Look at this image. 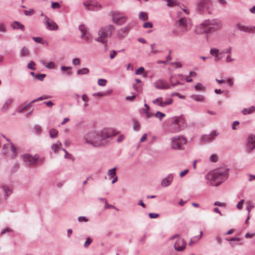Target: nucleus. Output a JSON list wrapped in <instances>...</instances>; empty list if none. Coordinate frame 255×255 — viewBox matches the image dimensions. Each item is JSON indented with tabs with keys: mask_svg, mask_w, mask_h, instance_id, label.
I'll list each match as a JSON object with an SVG mask.
<instances>
[{
	"mask_svg": "<svg viewBox=\"0 0 255 255\" xmlns=\"http://www.w3.org/2000/svg\"><path fill=\"white\" fill-rule=\"evenodd\" d=\"M113 128L100 131H92L85 134L84 139L88 144L95 147L103 146L108 143V139L116 135Z\"/></svg>",
	"mask_w": 255,
	"mask_h": 255,
	"instance_id": "obj_1",
	"label": "nucleus"
},
{
	"mask_svg": "<svg viewBox=\"0 0 255 255\" xmlns=\"http://www.w3.org/2000/svg\"><path fill=\"white\" fill-rule=\"evenodd\" d=\"M228 169L226 168L217 169L209 172L207 175V179L213 182V185L218 186L228 177Z\"/></svg>",
	"mask_w": 255,
	"mask_h": 255,
	"instance_id": "obj_2",
	"label": "nucleus"
},
{
	"mask_svg": "<svg viewBox=\"0 0 255 255\" xmlns=\"http://www.w3.org/2000/svg\"><path fill=\"white\" fill-rule=\"evenodd\" d=\"M221 26V22L219 19H207L200 25V31L199 32L200 33H212L219 30Z\"/></svg>",
	"mask_w": 255,
	"mask_h": 255,
	"instance_id": "obj_3",
	"label": "nucleus"
},
{
	"mask_svg": "<svg viewBox=\"0 0 255 255\" xmlns=\"http://www.w3.org/2000/svg\"><path fill=\"white\" fill-rule=\"evenodd\" d=\"M115 27L113 25H108L101 27L98 31L99 37L95 39L96 41L106 44L109 37H111L112 32L115 30ZM107 44L105 45L107 47Z\"/></svg>",
	"mask_w": 255,
	"mask_h": 255,
	"instance_id": "obj_4",
	"label": "nucleus"
},
{
	"mask_svg": "<svg viewBox=\"0 0 255 255\" xmlns=\"http://www.w3.org/2000/svg\"><path fill=\"white\" fill-rule=\"evenodd\" d=\"M171 148L174 150H182L186 144V138L182 135H176L171 138Z\"/></svg>",
	"mask_w": 255,
	"mask_h": 255,
	"instance_id": "obj_5",
	"label": "nucleus"
},
{
	"mask_svg": "<svg viewBox=\"0 0 255 255\" xmlns=\"http://www.w3.org/2000/svg\"><path fill=\"white\" fill-rule=\"evenodd\" d=\"M112 19L116 24L122 25L127 21L128 17L118 11H114L112 12Z\"/></svg>",
	"mask_w": 255,
	"mask_h": 255,
	"instance_id": "obj_6",
	"label": "nucleus"
},
{
	"mask_svg": "<svg viewBox=\"0 0 255 255\" xmlns=\"http://www.w3.org/2000/svg\"><path fill=\"white\" fill-rule=\"evenodd\" d=\"M21 157L26 165L31 166L37 163L38 162V155L32 156L29 154L26 153L21 155Z\"/></svg>",
	"mask_w": 255,
	"mask_h": 255,
	"instance_id": "obj_7",
	"label": "nucleus"
},
{
	"mask_svg": "<svg viewBox=\"0 0 255 255\" xmlns=\"http://www.w3.org/2000/svg\"><path fill=\"white\" fill-rule=\"evenodd\" d=\"M2 152L3 154L9 156V153L8 152V151L9 149L12 152V155H11V157L12 158H15L17 155V151L16 149L15 148L14 145L13 143L10 142L8 143L4 144L2 146Z\"/></svg>",
	"mask_w": 255,
	"mask_h": 255,
	"instance_id": "obj_8",
	"label": "nucleus"
},
{
	"mask_svg": "<svg viewBox=\"0 0 255 255\" xmlns=\"http://www.w3.org/2000/svg\"><path fill=\"white\" fill-rule=\"evenodd\" d=\"M255 149V135L250 134L247 138V144L246 147V151L250 153Z\"/></svg>",
	"mask_w": 255,
	"mask_h": 255,
	"instance_id": "obj_9",
	"label": "nucleus"
},
{
	"mask_svg": "<svg viewBox=\"0 0 255 255\" xmlns=\"http://www.w3.org/2000/svg\"><path fill=\"white\" fill-rule=\"evenodd\" d=\"M130 28V25L128 24L126 26L118 29L117 31V38L122 39L126 37L128 35Z\"/></svg>",
	"mask_w": 255,
	"mask_h": 255,
	"instance_id": "obj_10",
	"label": "nucleus"
},
{
	"mask_svg": "<svg viewBox=\"0 0 255 255\" xmlns=\"http://www.w3.org/2000/svg\"><path fill=\"white\" fill-rule=\"evenodd\" d=\"M43 23L46 28L50 30H56L58 29L57 24L47 16H45Z\"/></svg>",
	"mask_w": 255,
	"mask_h": 255,
	"instance_id": "obj_11",
	"label": "nucleus"
},
{
	"mask_svg": "<svg viewBox=\"0 0 255 255\" xmlns=\"http://www.w3.org/2000/svg\"><path fill=\"white\" fill-rule=\"evenodd\" d=\"M79 30L82 33L81 38L85 40L87 42H89L90 40V37L88 33V27L84 24H80L79 26Z\"/></svg>",
	"mask_w": 255,
	"mask_h": 255,
	"instance_id": "obj_12",
	"label": "nucleus"
},
{
	"mask_svg": "<svg viewBox=\"0 0 255 255\" xmlns=\"http://www.w3.org/2000/svg\"><path fill=\"white\" fill-rule=\"evenodd\" d=\"M153 85L156 89L159 90L170 89V86L168 85L165 81L161 79L157 80L154 83Z\"/></svg>",
	"mask_w": 255,
	"mask_h": 255,
	"instance_id": "obj_13",
	"label": "nucleus"
},
{
	"mask_svg": "<svg viewBox=\"0 0 255 255\" xmlns=\"http://www.w3.org/2000/svg\"><path fill=\"white\" fill-rule=\"evenodd\" d=\"M186 245V241L184 239H179L174 244V247L177 251L181 252L185 249Z\"/></svg>",
	"mask_w": 255,
	"mask_h": 255,
	"instance_id": "obj_14",
	"label": "nucleus"
},
{
	"mask_svg": "<svg viewBox=\"0 0 255 255\" xmlns=\"http://www.w3.org/2000/svg\"><path fill=\"white\" fill-rule=\"evenodd\" d=\"M179 24L183 27L182 31L185 32L188 31L191 28L189 23V20L186 18H181L179 20Z\"/></svg>",
	"mask_w": 255,
	"mask_h": 255,
	"instance_id": "obj_15",
	"label": "nucleus"
},
{
	"mask_svg": "<svg viewBox=\"0 0 255 255\" xmlns=\"http://www.w3.org/2000/svg\"><path fill=\"white\" fill-rule=\"evenodd\" d=\"M175 117L172 119V121L168 127V131L170 132H177L180 130Z\"/></svg>",
	"mask_w": 255,
	"mask_h": 255,
	"instance_id": "obj_16",
	"label": "nucleus"
},
{
	"mask_svg": "<svg viewBox=\"0 0 255 255\" xmlns=\"http://www.w3.org/2000/svg\"><path fill=\"white\" fill-rule=\"evenodd\" d=\"M218 135V133L216 132V131L212 132L210 134L208 135H204L202 137V140L204 142H211L213 141L215 137L217 136Z\"/></svg>",
	"mask_w": 255,
	"mask_h": 255,
	"instance_id": "obj_17",
	"label": "nucleus"
},
{
	"mask_svg": "<svg viewBox=\"0 0 255 255\" xmlns=\"http://www.w3.org/2000/svg\"><path fill=\"white\" fill-rule=\"evenodd\" d=\"M209 0H200L197 4V10L201 13L208 6Z\"/></svg>",
	"mask_w": 255,
	"mask_h": 255,
	"instance_id": "obj_18",
	"label": "nucleus"
},
{
	"mask_svg": "<svg viewBox=\"0 0 255 255\" xmlns=\"http://www.w3.org/2000/svg\"><path fill=\"white\" fill-rule=\"evenodd\" d=\"M236 27L237 28L245 32L248 33H252L253 32V28L252 27H250L248 26L242 25L241 24L238 23L236 24Z\"/></svg>",
	"mask_w": 255,
	"mask_h": 255,
	"instance_id": "obj_19",
	"label": "nucleus"
},
{
	"mask_svg": "<svg viewBox=\"0 0 255 255\" xmlns=\"http://www.w3.org/2000/svg\"><path fill=\"white\" fill-rule=\"evenodd\" d=\"M173 179V176L172 174L170 173L168 175V176L163 179L161 182V184L165 187H167L169 186L172 183Z\"/></svg>",
	"mask_w": 255,
	"mask_h": 255,
	"instance_id": "obj_20",
	"label": "nucleus"
},
{
	"mask_svg": "<svg viewBox=\"0 0 255 255\" xmlns=\"http://www.w3.org/2000/svg\"><path fill=\"white\" fill-rule=\"evenodd\" d=\"M175 120H177L176 122L178 123V125L180 129V130L184 129L186 126V123L184 118L181 117H175Z\"/></svg>",
	"mask_w": 255,
	"mask_h": 255,
	"instance_id": "obj_21",
	"label": "nucleus"
},
{
	"mask_svg": "<svg viewBox=\"0 0 255 255\" xmlns=\"http://www.w3.org/2000/svg\"><path fill=\"white\" fill-rule=\"evenodd\" d=\"M10 26L14 29H20L22 31H24L25 30L24 25L16 21L11 22L10 23Z\"/></svg>",
	"mask_w": 255,
	"mask_h": 255,
	"instance_id": "obj_22",
	"label": "nucleus"
},
{
	"mask_svg": "<svg viewBox=\"0 0 255 255\" xmlns=\"http://www.w3.org/2000/svg\"><path fill=\"white\" fill-rule=\"evenodd\" d=\"M255 111V107L254 106L250 107L249 108H245L242 111V113L246 115L253 113Z\"/></svg>",
	"mask_w": 255,
	"mask_h": 255,
	"instance_id": "obj_23",
	"label": "nucleus"
},
{
	"mask_svg": "<svg viewBox=\"0 0 255 255\" xmlns=\"http://www.w3.org/2000/svg\"><path fill=\"white\" fill-rule=\"evenodd\" d=\"M112 94V90L107 91L106 92H100L98 93H95L92 94L93 96L96 97V96H99V97H102V96H108Z\"/></svg>",
	"mask_w": 255,
	"mask_h": 255,
	"instance_id": "obj_24",
	"label": "nucleus"
},
{
	"mask_svg": "<svg viewBox=\"0 0 255 255\" xmlns=\"http://www.w3.org/2000/svg\"><path fill=\"white\" fill-rule=\"evenodd\" d=\"M61 146L62 143L58 140L55 143L52 145L51 148L55 152H57L58 149L61 148Z\"/></svg>",
	"mask_w": 255,
	"mask_h": 255,
	"instance_id": "obj_25",
	"label": "nucleus"
},
{
	"mask_svg": "<svg viewBox=\"0 0 255 255\" xmlns=\"http://www.w3.org/2000/svg\"><path fill=\"white\" fill-rule=\"evenodd\" d=\"M20 55L22 57L28 56L29 55V49L26 47H23L20 51Z\"/></svg>",
	"mask_w": 255,
	"mask_h": 255,
	"instance_id": "obj_26",
	"label": "nucleus"
},
{
	"mask_svg": "<svg viewBox=\"0 0 255 255\" xmlns=\"http://www.w3.org/2000/svg\"><path fill=\"white\" fill-rule=\"evenodd\" d=\"M144 107L147 108V110H143V113L146 114V118L147 119L150 118L153 116V114L148 112L149 107L146 104H144Z\"/></svg>",
	"mask_w": 255,
	"mask_h": 255,
	"instance_id": "obj_27",
	"label": "nucleus"
},
{
	"mask_svg": "<svg viewBox=\"0 0 255 255\" xmlns=\"http://www.w3.org/2000/svg\"><path fill=\"white\" fill-rule=\"evenodd\" d=\"M41 63L46 67V68L49 69H53L55 68V63L53 62L46 63L45 61H42Z\"/></svg>",
	"mask_w": 255,
	"mask_h": 255,
	"instance_id": "obj_28",
	"label": "nucleus"
},
{
	"mask_svg": "<svg viewBox=\"0 0 255 255\" xmlns=\"http://www.w3.org/2000/svg\"><path fill=\"white\" fill-rule=\"evenodd\" d=\"M191 98L198 102H204L205 100V98L202 95H191Z\"/></svg>",
	"mask_w": 255,
	"mask_h": 255,
	"instance_id": "obj_29",
	"label": "nucleus"
},
{
	"mask_svg": "<svg viewBox=\"0 0 255 255\" xmlns=\"http://www.w3.org/2000/svg\"><path fill=\"white\" fill-rule=\"evenodd\" d=\"M2 189L5 194V196H6V197H8L10 194L12 193L11 190L6 185H3L2 186Z\"/></svg>",
	"mask_w": 255,
	"mask_h": 255,
	"instance_id": "obj_30",
	"label": "nucleus"
},
{
	"mask_svg": "<svg viewBox=\"0 0 255 255\" xmlns=\"http://www.w3.org/2000/svg\"><path fill=\"white\" fill-rule=\"evenodd\" d=\"M58 130L55 128H52L49 130L50 136L52 138H56L58 135Z\"/></svg>",
	"mask_w": 255,
	"mask_h": 255,
	"instance_id": "obj_31",
	"label": "nucleus"
},
{
	"mask_svg": "<svg viewBox=\"0 0 255 255\" xmlns=\"http://www.w3.org/2000/svg\"><path fill=\"white\" fill-rule=\"evenodd\" d=\"M89 73V70L87 68H83L77 71L78 75H85Z\"/></svg>",
	"mask_w": 255,
	"mask_h": 255,
	"instance_id": "obj_32",
	"label": "nucleus"
},
{
	"mask_svg": "<svg viewBox=\"0 0 255 255\" xmlns=\"http://www.w3.org/2000/svg\"><path fill=\"white\" fill-rule=\"evenodd\" d=\"M167 2V6L168 7H173L177 5L178 2L176 0H165Z\"/></svg>",
	"mask_w": 255,
	"mask_h": 255,
	"instance_id": "obj_33",
	"label": "nucleus"
},
{
	"mask_svg": "<svg viewBox=\"0 0 255 255\" xmlns=\"http://www.w3.org/2000/svg\"><path fill=\"white\" fill-rule=\"evenodd\" d=\"M83 5L85 8L88 10H95V8L91 7L90 0H87L83 2Z\"/></svg>",
	"mask_w": 255,
	"mask_h": 255,
	"instance_id": "obj_34",
	"label": "nucleus"
},
{
	"mask_svg": "<svg viewBox=\"0 0 255 255\" xmlns=\"http://www.w3.org/2000/svg\"><path fill=\"white\" fill-rule=\"evenodd\" d=\"M202 235L203 232L201 231L200 232V235L199 236V237L197 239V240H195V238H192L189 243V245L191 246L193 244L195 243L196 242H197L199 239H200L202 238Z\"/></svg>",
	"mask_w": 255,
	"mask_h": 255,
	"instance_id": "obj_35",
	"label": "nucleus"
},
{
	"mask_svg": "<svg viewBox=\"0 0 255 255\" xmlns=\"http://www.w3.org/2000/svg\"><path fill=\"white\" fill-rule=\"evenodd\" d=\"M90 1L91 7L93 8H94L95 7L101 8V5L97 1L93 0H90Z\"/></svg>",
	"mask_w": 255,
	"mask_h": 255,
	"instance_id": "obj_36",
	"label": "nucleus"
},
{
	"mask_svg": "<svg viewBox=\"0 0 255 255\" xmlns=\"http://www.w3.org/2000/svg\"><path fill=\"white\" fill-rule=\"evenodd\" d=\"M11 104V101L10 100H6L3 104L2 109L3 110H6L7 109H8V108L10 106Z\"/></svg>",
	"mask_w": 255,
	"mask_h": 255,
	"instance_id": "obj_37",
	"label": "nucleus"
},
{
	"mask_svg": "<svg viewBox=\"0 0 255 255\" xmlns=\"http://www.w3.org/2000/svg\"><path fill=\"white\" fill-rule=\"evenodd\" d=\"M139 18L143 20H147L148 19V15L146 12H140L139 13Z\"/></svg>",
	"mask_w": 255,
	"mask_h": 255,
	"instance_id": "obj_38",
	"label": "nucleus"
},
{
	"mask_svg": "<svg viewBox=\"0 0 255 255\" xmlns=\"http://www.w3.org/2000/svg\"><path fill=\"white\" fill-rule=\"evenodd\" d=\"M116 167H114L113 169L108 170V175L111 177H114L116 174Z\"/></svg>",
	"mask_w": 255,
	"mask_h": 255,
	"instance_id": "obj_39",
	"label": "nucleus"
},
{
	"mask_svg": "<svg viewBox=\"0 0 255 255\" xmlns=\"http://www.w3.org/2000/svg\"><path fill=\"white\" fill-rule=\"evenodd\" d=\"M155 116L156 118L159 119V120L161 121L162 118L165 116V115L164 113L158 111L155 114Z\"/></svg>",
	"mask_w": 255,
	"mask_h": 255,
	"instance_id": "obj_40",
	"label": "nucleus"
},
{
	"mask_svg": "<svg viewBox=\"0 0 255 255\" xmlns=\"http://www.w3.org/2000/svg\"><path fill=\"white\" fill-rule=\"evenodd\" d=\"M140 128V125L136 121H133V128L134 130H139Z\"/></svg>",
	"mask_w": 255,
	"mask_h": 255,
	"instance_id": "obj_41",
	"label": "nucleus"
},
{
	"mask_svg": "<svg viewBox=\"0 0 255 255\" xmlns=\"http://www.w3.org/2000/svg\"><path fill=\"white\" fill-rule=\"evenodd\" d=\"M35 65V63L33 61H31L27 64V67L29 69L34 70L35 69V68L34 67Z\"/></svg>",
	"mask_w": 255,
	"mask_h": 255,
	"instance_id": "obj_42",
	"label": "nucleus"
},
{
	"mask_svg": "<svg viewBox=\"0 0 255 255\" xmlns=\"http://www.w3.org/2000/svg\"><path fill=\"white\" fill-rule=\"evenodd\" d=\"M107 80L104 79H100L98 81V84L99 86H104L106 85Z\"/></svg>",
	"mask_w": 255,
	"mask_h": 255,
	"instance_id": "obj_43",
	"label": "nucleus"
},
{
	"mask_svg": "<svg viewBox=\"0 0 255 255\" xmlns=\"http://www.w3.org/2000/svg\"><path fill=\"white\" fill-rule=\"evenodd\" d=\"M12 232V230L10 228H6L5 229H3L0 233L1 235H3L6 233H10Z\"/></svg>",
	"mask_w": 255,
	"mask_h": 255,
	"instance_id": "obj_44",
	"label": "nucleus"
},
{
	"mask_svg": "<svg viewBox=\"0 0 255 255\" xmlns=\"http://www.w3.org/2000/svg\"><path fill=\"white\" fill-rule=\"evenodd\" d=\"M144 69L143 67H140L135 71L136 75H140L143 73Z\"/></svg>",
	"mask_w": 255,
	"mask_h": 255,
	"instance_id": "obj_45",
	"label": "nucleus"
},
{
	"mask_svg": "<svg viewBox=\"0 0 255 255\" xmlns=\"http://www.w3.org/2000/svg\"><path fill=\"white\" fill-rule=\"evenodd\" d=\"M46 77V74H41L36 75V78L38 80L42 81L43 80V79Z\"/></svg>",
	"mask_w": 255,
	"mask_h": 255,
	"instance_id": "obj_46",
	"label": "nucleus"
},
{
	"mask_svg": "<svg viewBox=\"0 0 255 255\" xmlns=\"http://www.w3.org/2000/svg\"><path fill=\"white\" fill-rule=\"evenodd\" d=\"M34 12V11L33 9H31L30 10H24V13L26 15L30 16L32 15Z\"/></svg>",
	"mask_w": 255,
	"mask_h": 255,
	"instance_id": "obj_47",
	"label": "nucleus"
},
{
	"mask_svg": "<svg viewBox=\"0 0 255 255\" xmlns=\"http://www.w3.org/2000/svg\"><path fill=\"white\" fill-rule=\"evenodd\" d=\"M34 130L37 134H39L41 132V127L39 126L36 125L34 127Z\"/></svg>",
	"mask_w": 255,
	"mask_h": 255,
	"instance_id": "obj_48",
	"label": "nucleus"
},
{
	"mask_svg": "<svg viewBox=\"0 0 255 255\" xmlns=\"http://www.w3.org/2000/svg\"><path fill=\"white\" fill-rule=\"evenodd\" d=\"M80 63V60L79 58H76L72 60V64L74 65H79Z\"/></svg>",
	"mask_w": 255,
	"mask_h": 255,
	"instance_id": "obj_49",
	"label": "nucleus"
},
{
	"mask_svg": "<svg viewBox=\"0 0 255 255\" xmlns=\"http://www.w3.org/2000/svg\"><path fill=\"white\" fill-rule=\"evenodd\" d=\"M219 52V50L216 48H211L210 51V53L213 56L215 55L218 54Z\"/></svg>",
	"mask_w": 255,
	"mask_h": 255,
	"instance_id": "obj_50",
	"label": "nucleus"
},
{
	"mask_svg": "<svg viewBox=\"0 0 255 255\" xmlns=\"http://www.w3.org/2000/svg\"><path fill=\"white\" fill-rule=\"evenodd\" d=\"M143 26L145 28H152L153 27V24L150 22H146L144 23Z\"/></svg>",
	"mask_w": 255,
	"mask_h": 255,
	"instance_id": "obj_51",
	"label": "nucleus"
},
{
	"mask_svg": "<svg viewBox=\"0 0 255 255\" xmlns=\"http://www.w3.org/2000/svg\"><path fill=\"white\" fill-rule=\"evenodd\" d=\"M60 7V5L59 4V3L58 2H52V4H51V7L53 8V9H55V8H59Z\"/></svg>",
	"mask_w": 255,
	"mask_h": 255,
	"instance_id": "obj_52",
	"label": "nucleus"
},
{
	"mask_svg": "<svg viewBox=\"0 0 255 255\" xmlns=\"http://www.w3.org/2000/svg\"><path fill=\"white\" fill-rule=\"evenodd\" d=\"M210 160L212 162H216L218 160V157L215 154H213L210 156Z\"/></svg>",
	"mask_w": 255,
	"mask_h": 255,
	"instance_id": "obj_53",
	"label": "nucleus"
},
{
	"mask_svg": "<svg viewBox=\"0 0 255 255\" xmlns=\"http://www.w3.org/2000/svg\"><path fill=\"white\" fill-rule=\"evenodd\" d=\"M244 203V200L242 199L240 201L238 202V203L237 205V207L238 209L241 210L243 208V205Z\"/></svg>",
	"mask_w": 255,
	"mask_h": 255,
	"instance_id": "obj_54",
	"label": "nucleus"
},
{
	"mask_svg": "<svg viewBox=\"0 0 255 255\" xmlns=\"http://www.w3.org/2000/svg\"><path fill=\"white\" fill-rule=\"evenodd\" d=\"M6 31L5 25L3 23H0V32H5Z\"/></svg>",
	"mask_w": 255,
	"mask_h": 255,
	"instance_id": "obj_55",
	"label": "nucleus"
},
{
	"mask_svg": "<svg viewBox=\"0 0 255 255\" xmlns=\"http://www.w3.org/2000/svg\"><path fill=\"white\" fill-rule=\"evenodd\" d=\"M169 81L170 82V83H171V86L173 87H175L176 85H180L181 84V83L179 82V81H176L175 83H173L172 82V80H171V77H170L169 78Z\"/></svg>",
	"mask_w": 255,
	"mask_h": 255,
	"instance_id": "obj_56",
	"label": "nucleus"
},
{
	"mask_svg": "<svg viewBox=\"0 0 255 255\" xmlns=\"http://www.w3.org/2000/svg\"><path fill=\"white\" fill-rule=\"evenodd\" d=\"M203 86L201 84V83H198L197 85H195V89L197 90V91H200L201 90H202L203 89Z\"/></svg>",
	"mask_w": 255,
	"mask_h": 255,
	"instance_id": "obj_57",
	"label": "nucleus"
},
{
	"mask_svg": "<svg viewBox=\"0 0 255 255\" xmlns=\"http://www.w3.org/2000/svg\"><path fill=\"white\" fill-rule=\"evenodd\" d=\"M91 242H92V240L90 238H88L87 239V240L86 241V242H85L84 247L85 248H87L90 245Z\"/></svg>",
	"mask_w": 255,
	"mask_h": 255,
	"instance_id": "obj_58",
	"label": "nucleus"
},
{
	"mask_svg": "<svg viewBox=\"0 0 255 255\" xmlns=\"http://www.w3.org/2000/svg\"><path fill=\"white\" fill-rule=\"evenodd\" d=\"M235 61V59L234 58H232L231 56V55H228L226 58V63H229L232 61Z\"/></svg>",
	"mask_w": 255,
	"mask_h": 255,
	"instance_id": "obj_59",
	"label": "nucleus"
},
{
	"mask_svg": "<svg viewBox=\"0 0 255 255\" xmlns=\"http://www.w3.org/2000/svg\"><path fill=\"white\" fill-rule=\"evenodd\" d=\"M117 54V52L116 51L114 50H111L110 52V58L113 59L116 56Z\"/></svg>",
	"mask_w": 255,
	"mask_h": 255,
	"instance_id": "obj_60",
	"label": "nucleus"
},
{
	"mask_svg": "<svg viewBox=\"0 0 255 255\" xmlns=\"http://www.w3.org/2000/svg\"><path fill=\"white\" fill-rule=\"evenodd\" d=\"M214 205L215 206H218L220 207H225L226 206V204L225 203H222L219 201L214 202Z\"/></svg>",
	"mask_w": 255,
	"mask_h": 255,
	"instance_id": "obj_61",
	"label": "nucleus"
},
{
	"mask_svg": "<svg viewBox=\"0 0 255 255\" xmlns=\"http://www.w3.org/2000/svg\"><path fill=\"white\" fill-rule=\"evenodd\" d=\"M33 39L35 42H36L37 43H42V38L40 37H33Z\"/></svg>",
	"mask_w": 255,
	"mask_h": 255,
	"instance_id": "obj_62",
	"label": "nucleus"
},
{
	"mask_svg": "<svg viewBox=\"0 0 255 255\" xmlns=\"http://www.w3.org/2000/svg\"><path fill=\"white\" fill-rule=\"evenodd\" d=\"M254 207V205L253 203H249L247 206V210L248 211V214L249 215L252 209Z\"/></svg>",
	"mask_w": 255,
	"mask_h": 255,
	"instance_id": "obj_63",
	"label": "nucleus"
},
{
	"mask_svg": "<svg viewBox=\"0 0 255 255\" xmlns=\"http://www.w3.org/2000/svg\"><path fill=\"white\" fill-rule=\"evenodd\" d=\"M78 221L80 222H87L88 221V219H87L85 217H83V216H80V217H78Z\"/></svg>",
	"mask_w": 255,
	"mask_h": 255,
	"instance_id": "obj_64",
	"label": "nucleus"
}]
</instances>
